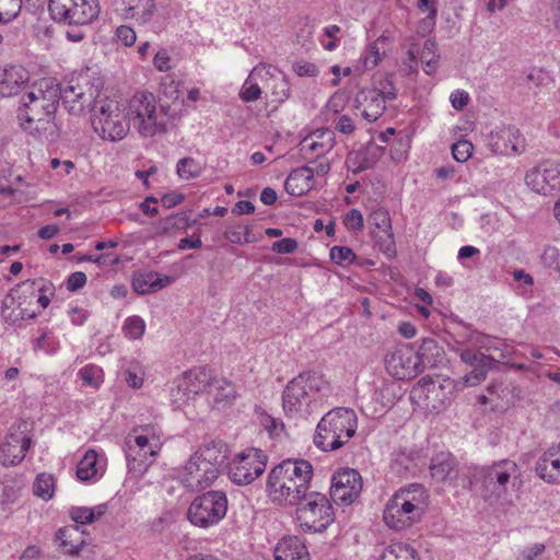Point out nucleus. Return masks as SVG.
Here are the masks:
<instances>
[{"label":"nucleus","mask_w":560,"mask_h":560,"mask_svg":"<svg viewBox=\"0 0 560 560\" xmlns=\"http://www.w3.org/2000/svg\"><path fill=\"white\" fill-rule=\"evenodd\" d=\"M61 88L50 80H42L23 94L18 118L21 127L39 140L54 141L58 137L55 114L59 106Z\"/></svg>","instance_id":"nucleus-1"},{"label":"nucleus","mask_w":560,"mask_h":560,"mask_svg":"<svg viewBox=\"0 0 560 560\" xmlns=\"http://www.w3.org/2000/svg\"><path fill=\"white\" fill-rule=\"evenodd\" d=\"M481 499L498 508L512 506L522 483L521 470L511 459H501L478 468L474 475Z\"/></svg>","instance_id":"nucleus-2"},{"label":"nucleus","mask_w":560,"mask_h":560,"mask_svg":"<svg viewBox=\"0 0 560 560\" xmlns=\"http://www.w3.org/2000/svg\"><path fill=\"white\" fill-rule=\"evenodd\" d=\"M313 478V466L308 460L288 458L269 472L266 491L272 502L288 505L302 503Z\"/></svg>","instance_id":"nucleus-3"},{"label":"nucleus","mask_w":560,"mask_h":560,"mask_svg":"<svg viewBox=\"0 0 560 560\" xmlns=\"http://www.w3.org/2000/svg\"><path fill=\"white\" fill-rule=\"evenodd\" d=\"M329 383L317 372H304L292 378L282 393V408L290 418L307 419L323 404Z\"/></svg>","instance_id":"nucleus-4"},{"label":"nucleus","mask_w":560,"mask_h":560,"mask_svg":"<svg viewBox=\"0 0 560 560\" xmlns=\"http://www.w3.org/2000/svg\"><path fill=\"white\" fill-rule=\"evenodd\" d=\"M127 117L141 137L152 138L167 131L170 124L178 118V113L168 104L158 106L153 93L137 92L128 102Z\"/></svg>","instance_id":"nucleus-5"},{"label":"nucleus","mask_w":560,"mask_h":560,"mask_svg":"<svg viewBox=\"0 0 560 560\" xmlns=\"http://www.w3.org/2000/svg\"><path fill=\"white\" fill-rule=\"evenodd\" d=\"M358 418L350 408H335L318 422L314 444L324 452L342 447L355 434Z\"/></svg>","instance_id":"nucleus-6"},{"label":"nucleus","mask_w":560,"mask_h":560,"mask_svg":"<svg viewBox=\"0 0 560 560\" xmlns=\"http://www.w3.org/2000/svg\"><path fill=\"white\" fill-rule=\"evenodd\" d=\"M425 508L423 488L413 483L408 488L399 489L387 502L383 518L386 525L400 530L411 526L421 518Z\"/></svg>","instance_id":"nucleus-7"},{"label":"nucleus","mask_w":560,"mask_h":560,"mask_svg":"<svg viewBox=\"0 0 560 560\" xmlns=\"http://www.w3.org/2000/svg\"><path fill=\"white\" fill-rule=\"evenodd\" d=\"M91 113L92 127L103 140L118 141L127 136L128 117L119 101L102 96L95 101Z\"/></svg>","instance_id":"nucleus-8"},{"label":"nucleus","mask_w":560,"mask_h":560,"mask_svg":"<svg viewBox=\"0 0 560 560\" xmlns=\"http://www.w3.org/2000/svg\"><path fill=\"white\" fill-rule=\"evenodd\" d=\"M296 514L305 532H324L335 520V513L328 498L317 491H308L298 504Z\"/></svg>","instance_id":"nucleus-9"},{"label":"nucleus","mask_w":560,"mask_h":560,"mask_svg":"<svg viewBox=\"0 0 560 560\" xmlns=\"http://www.w3.org/2000/svg\"><path fill=\"white\" fill-rule=\"evenodd\" d=\"M48 10L56 22L78 26L90 24L100 14L97 0H50Z\"/></svg>","instance_id":"nucleus-10"},{"label":"nucleus","mask_w":560,"mask_h":560,"mask_svg":"<svg viewBox=\"0 0 560 560\" xmlns=\"http://www.w3.org/2000/svg\"><path fill=\"white\" fill-rule=\"evenodd\" d=\"M228 499L222 491H208L190 503L188 520L199 527H209L219 523L226 514Z\"/></svg>","instance_id":"nucleus-11"},{"label":"nucleus","mask_w":560,"mask_h":560,"mask_svg":"<svg viewBox=\"0 0 560 560\" xmlns=\"http://www.w3.org/2000/svg\"><path fill=\"white\" fill-rule=\"evenodd\" d=\"M102 97L98 86L90 84L88 75L72 79L61 89L60 100L66 109L75 116L82 115L86 108L91 110L95 101Z\"/></svg>","instance_id":"nucleus-12"},{"label":"nucleus","mask_w":560,"mask_h":560,"mask_svg":"<svg viewBox=\"0 0 560 560\" xmlns=\"http://www.w3.org/2000/svg\"><path fill=\"white\" fill-rule=\"evenodd\" d=\"M454 385L450 380L443 382L422 377L411 390V397L429 411H440L451 401Z\"/></svg>","instance_id":"nucleus-13"},{"label":"nucleus","mask_w":560,"mask_h":560,"mask_svg":"<svg viewBox=\"0 0 560 560\" xmlns=\"http://www.w3.org/2000/svg\"><path fill=\"white\" fill-rule=\"evenodd\" d=\"M267 455L258 448H248L235 456L229 464V478L244 486L252 483L266 469Z\"/></svg>","instance_id":"nucleus-14"},{"label":"nucleus","mask_w":560,"mask_h":560,"mask_svg":"<svg viewBox=\"0 0 560 560\" xmlns=\"http://www.w3.org/2000/svg\"><path fill=\"white\" fill-rule=\"evenodd\" d=\"M212 373L205 366L185 372L176 382L172 396L178 407L194 399L198 394L208 393L212 382Z\"/></svg>","instance_id":"nucleus-15"},{"label":"nucleus","mask_w":560,"mask_h":560,"mask_svg":"<svg viewBox=\"0 0 560 560\" xmlns=\"http://www.w3.org/2000/svg\"><path fill=\"white\" fill-rule=\"evenodd\" d=\"M387 372L398 380H410L422 373L419 358L410 345L394 347L385 358Z\"/></svg>","instance_id":"nucleus-16"},{"label":"nucleus","mask_w":560,"mask_h":560,"mask_svg":"<svg viewBox=\"0 0 560 560\" xmlns=\"http://www.w3.org/2000/svg\"><path fill=\"white\" fill-rule=\"evenodd\" d=\"M526 185L535 192L549 195L560 188V161L544 160L525 175Z\"/></svg>","instance_id":"nucleus-17"},{"label":"nucleus","mask_w":560,"mask_h":560,"mask_svg":"<svg viewBox=\"0 0 560 560\" xmlns=\"http://www.w3.org/2000/svg\"><path fill=\"white\" fill-rule=\"evenodd\" d=\"M362 491V477L358 470L342 468L331 478L330 497L337 504L350 505Z\"/></svg>","instance_id":"nucleus-18"},{"label":"nucleus","mask_w":560,"mask_h":560,"mask_svg":"<svg viewBox=\"0 0 560 560\" xmlns=\"http://www.w3.org/2000/svg\"><path fill=\"white\" fill-rule=\"evenodd\" d=\"M336 144L335 131L330 128H318L308 133L299 145L301 158L307 163H316L325 158Z\"/></svg>","instance_id":"nucleus-19"},{"label":"nucleus","mask_w":560,"mask_h":560,"mask_svg":"<svg viewBox=\"0 0 560 560\" xmlns=\"http://www.w3.org/2000/svg\"><path fill=\"white\" fill-rule=\"evenodd\" d=\"M218 476V468H212L201 458L196 459L192 454L184 467L182 482L191 491H200L210 487Z\"/></svg>","instance_id":"nucleus-20"},{"label":"nucleus","mask_w":560,"mask_h":560,"mask_svg":"<svg viewBox=\"0 0 560 560\" xmlns=\"http://www.w3.org/2000/svg\"><path fill=\"white\" fill-rule=\"evenodd\" d=\"M491 150L497 154H521L525 150V139L513 126L491 132Z\"/></svg>","instance_id":"nucleus-21"},{"label":"nucleus","mask_w":560,"mask_h":560,"mask_svg":"<svg viewBox=\"0 0 560 560\" xmlns=\"http://www.w3.org/2000/svg\"><path fill=\"white\" fill-rule=\"evenodd\" d=\"M31 439L22 432L9 433L0 446V464L4 467L20 464L31 446Z\"/></svg>","instance_id":"nucleus-22"},{"label":"nucleus","mask_w":560,"mask_h":560,"mask_svg":"<svg viewBox=\"0 0 560 560\" xmlns=\"http://www.w3.org/2000/svg\"><path fill=\"white\" fill-rule=\"evenodd\" d=\"M369 222L374 226L373 235L377 240L381 249L386 254L395 253L392 221L387 210L380 208L371 212Z\"/></svg>","instance_id":"nucleus-23"},{"label":"nucleus","mask_w":560,"mask_h":560,"mask_svg":"<svg viewBox=\"0 0 560 560\" xmlns=\"http://www.w3.org/2000/svg\"><path fill=\"white\" fill-rule=\"evenodd\" d=\"M386 102L376 90L363 89L355 96V107L369 122L376 121L386 109Z\"/></svg>","instance_id":"nucleus-24"},{"label":"nucleus","mask_w":560,"mask_h":560,"mask_svg":"<svg viewBox=\"0 0 560 560\" xmlns=\"http://www.w3.org/2000/svg\"><path fill=\"white\" fill-rule=\"evenodd\" d=\"M535 471L549 483H560V443L550 446L537 460Z\"/></svg>","instance_id":"nucleus-25"},{"label":"nucleus","mask_w":560,"mask_h":560,"mask_svg":"<svg viewBox=\"0 0 560 560\" xmlns=\"http://www.w3.org/2000/svg\"><path fill=\"white\" fill-rule=\"evenodd\" d=\"M11 292L18 301V307H30L36 299L37 292H49L54 294V285L44 279L26 280L18 284Z\"/></svg>","instance_id":"nucleus-26"},{"label":"nucleus","mask_w":560,"mask_h":560,"mask_svg":"<svg viewBox=\"0 0 560 560\" xmlns=\"http://www.w3.org/2000/svg\"><path fill=\"white\" fill-rule=\"evenodd\" d=\"M270 70H277L268 65H258L256 66L243 83L240 91V98L245 103H252L260 98L261 96V88L258 84V80H264L268 74H270Z\"/></svg>","instance_id":"nucleus-27"},{"label":"nucleus","mask_w":560,"mask_h":560,"mask_svg":"<svg viewBox=\"0 0 560 560\" xmlns=\"http://www.w3.org/2000/svg\"><path fill=\"white\" fill-rule=\"evenodd\" d=\"M314 171L307 164L293 170L284 182V189L292 196H303L313 187Z\"/></svg>","instance_id":"nucleus-28"},{"label":"nucleus","mask_w":560,"mask_h":560,"mask_svg":"<svg viewBox=\"0 0 560 560\" xmlns=\"http://www.w3.org/2000/svg\"><path fill=\"white\" fill-rule=\"evenodd\" d=\"M28 81V73L23 67L12 66L0 73V94L11 97L18 94Z\"/></svg>","instance_id":"nucleus-29"},{"label":"nucleus","mask_w":560,"mask_h":560,"mask_svg":"<svg viewBox=\"0 0 560 560\" xmlns=\"http://www.w3.org/2000/svg\"><path fill=\"white\" fill-rule=\"evenodd\" d=\"M173 281L174 278L171 276L148 271L136 275L132 287L139 294H150L170 285Z\"/></svg>","instance_id":"nucleus-30"},{"label":"nucleus","mask_w":560,"mask_h":560,"mask_svg":"<svg viewBox=\"0 0 560 560\" xmlns=\"http://www.w3.org/2000/svg\"><path fill=\"white\" fill-rule=\"evenodd\" d=\"M275 560H310V555L299 537H284L275 548Z\"/></svg>","instance_id":"nucleus-31"},{"label":"nucleus","mask_w":560,"mask_h":560,"mask_svg":"<svg viewBox=\"0 0 560 560\" xmlns=\"http://www.w3.org/2000/svg\"><path fill=\"white\" fill-rule=\"evenodd\" d=\"M416 353L422 372L439 366L445 357L444 349L432 338H424Z\"/></svg>","instance_id":"nucleus-32"},{"label":"nucleus","mask_w":560,"mask_h":560,"mask_svg":"<svg viewBox=\"0 0 560 560\" xmlns=\"http://www.w3.org/2000/svg\"><path fill=\"white\" fill-rule=\"evenodd\" d=\"M125 448L135 450H153L160 452L161 446L159 439L153 433V428L150 425L137 427L125 439Z\"/></svg>","instance_id":"nucleus-33"},{"label":"nucleus","mask_w":560,"mask_h":560,"mask_svg":"<svg viewBox=\"0 0 560 560\" xmlns=\"http://www.w3.org/2000/svg\"><path fill=\"white\" fill-rule=\"evenodd\" d=\"M128 471L135 476H142L155 460L158 451L125 448Z\"/></svg>","instance_id":"nucleus-34"},{"label":"nucleus","mask_w":560,"mask_h":560,"mask_svg":"<svg viewBox=\"0 0 560 560\" xmlns=\"http://www.w3.org/2000/svg\"><path fill=\"white\" fill-rule=\"evenodd\" d=\"M122 5L125 18L140 24L150 22L156 10L154 0H128Z\"/></svg>","instance_id":"nucleus-35"},{"label":"nucleus","mask_w":560,"mask_h":560,"mask_svg":"<svg viewBox=\"0 0 560 560\" xmlns=\"http://www.w3.org/2000/svg\"><path fill=\"white\" fill-rule=\"evenodd\" d=\"M431 476L438 481L454 480L457 476L455 458L450 453H441L432 458Z\"/></svg>","instance_id":"nucleus-36"},{"label":"nucleus","mask_w":560,"mask_h":560,"mask_svg":"<svg viewBox=\"0 0 560 560\" xmlns=\"http://www.w3.org/2000/svg\"><path fill=\"white\" fill-rule=\"evenodd\" d=\"M228 447L222 441L210 442L201 446L198 451H196L195 458L203 459L207 464L212 466V468H218L220 471V467L225 463L228 458Z\"/></svg>","instance_id":"nucleus-37"},{"label":"nucleus","mask_w":560,"mask_h":560,"mask_svg":"<svg viewBox=\"0 0 560 560\" xmlns=\"http://www.w3.org/2000/svg\"><path fill=\"white\" fill-rule=\"evenodd\" d=\"M56 540L60 541L59 547L70 556L78 555L84 545L81 533L77 525L60 528L56 534Z\"/></svg>","instance_id":"nucleus-38"},{"label":"nucleus","mask_w":560,"mask_h":560,"mask_svg":"<svg viewBox=\"0 0 560 560\" xmlns=\"http://www.w3.org/2000/svg\"><path fill=\"white\" fill-rule=\"evenodd\" d=\"M207 394L212 397V401L210 402L218 408L225 406L235 398L234 386L225 380H217L214 377L212 378L211 386Z\"/></svg>","instance_id":"nucleus-39"},{"label":"nucleus","mask_w":560,"mask_h":560,"mask_svg":"<svg viewBox=\"0 0 560 560\" xmlns=\"http://www.w3.org/2000/svg\"><path fill=\"white\" fill-rule=\"evenodd\" d=\"M16 302L18 301L11 291L2 301L1 313L7 320H11L12 323H14L19 319L35 318L38 315V312L30 307H18V313H15L14 310L9 312V310L12 308L16 304Z\"/></svg>","instance_id":"nucleus-40"},{"label":"nucleus","mask_w":560,"mask_h":560,"mask_svg":"<svg viewBox=\"0 0 560 560\" xmlns=\"http://www.w3.org/2000/svg\"><path fill=\"white\" fill-rule=\"evenodd\" d=\"M378 560H420V558L413 547L397 542L385 547Z\"/></svg>","instance_id":"nucleus-41"},{"label":"nucleus","mask_w":560,"mask_h":560,"mask_svg":"<svg viewBox=\"0 0 560 560\" xmlns=\"http://www.w3.org/2000/svg\"><path fill=\"white\" fill-rule=\"evenodd\" d=\"M100 469L97 453L94 450H89L78 464L77 476L80 480L88 481L94 478Z\"/></svg>","instance_id":"nucleus-42"},{"label":"nucleus","mask_w":560,"mask_h":560,"mask_svg":"<svg viewBox=\"0 0 560 560\" xmlns=\"http://www.w3.org/2000/svg\"><path fill=\"white\" fill-rule=\"evenodd\" d=\"M453 350L459 355L462 362L472 368L480 364H497V361L493 358L480 352V349L475 350L464 347H453Z\"/></svg>","instance_id":"nucleus-43"},{"label":"nucleus","mask_w":560,"mask_h":560,"mask_svg":"<svg viewBox=\"0 0 560 560\" xmlns=\"http://www.w3.org/2000/svg\"><path fill=\"white\" fill-rule=\"evenodd\" d=\"M264 80H266V86L271 89L275 102L282 103L289 97L290 86L283 75H275L270 72Z\"/></svg>","instance_id":"nucleus-44"},{"label":"nucleus","mask_w":560,"mask_h":560,"mask_svg":"<svg viewBox=\"0 0 560 560\" xmlns=\"http://www.w3.org/2000/svg\"><path fill=\"white\" fill-rule=\"evenodd\" d=\"M190 225V218L187 212H178L159 222L161 233H170L175 230H185Z\"/></svg>","instance_id":"nucleus-45"},{"label":"nucleus","mask_w":560,"mask_h":560,"mask_svg":"<svg viewBox=\"0 0 560 560\" xmlns=\"http://www.w3.org/2000/svg\"><path fill=\"white\" fill-rule=\"evenodd\" d=\"M55 480L50 474H39L34 482L33 492L36 497L50 500L54 495Z\"/></svg>","instance_id":"nucleus-46"},{"label":"nucleus","mask_w":560,"mask_h":560,"mask_svg":"<svg viewBox=\"0 0 560 560\" xmlns=\"http://www.w3.org/2000/svg\"><path fill=\"white\" fill-rule=\"evenodd\" d=\"M79 375L83 385L93 388H98L104 381V373L102 368L95 364H88L80 369Z\"/></svg>","instance_id":"nucleus-47"},{"label":"nucleus","mask_w":560,"mask_h":560,"mask_svg":"<svg viewBox=\"0 0 560 560\" xmlns=\"http://www.w3.org/2000/svg\"><path fill=\"white\" fill-rule=\"evenodd\" d=\"M177 174L180 178L189 180L200 176L201 165L192 158H183L177 163Z\"/></svg>","instance_id":"nucleus-48"},{"label":"nucleus","mask_w":560,"mask_h":560,"mask_svg":"<svg viewBox=\"0 0 560 560\" xmlns=\"http://www.w3.org/2000/svg\"><path fill=\"white\" fill-rule=\"evenodd\" d=\"M122 330L128 339L138 340L145 331V323L140 316H129L124 322Z\"/></svg>","instance_id":"nucleus-49"},{"label":"nucleus","mask_w":560,"mask_h":560,"mask_svg":"<svg viewBox=\"0 0 560 560\" xmlns=\"http://www.w3.org/2000/svg\"><path fill=\"white\" fill-rule=\"evenodd\" d=\"M419 58L422 65L424 66L423 70L425 71V73L431 74L435 69V65L439 59L435 43L430 39H427Z\"/></svg>","instance_id":"nucleus-50"},{"label":"nucleus","mask_w":560,"mask_h":560,"mask_svg":"<svg viewBox=\"0 0 560 560\" xmlns=\"http://www.w3.org/2000/svg\"><path fill=\"white\" fill-rule=\"evenodd\" d=\"M486 337L478 331H469L458 335L453 347H464L470 349L489 348L486 343Z\"/></svg>","instance_id":"nucleus-51"},{"label":"nucleus","mask_w":560,"mask_h":560,"mask_svg":"<svg viewBox=\"0 0 560 560\" xmlns=\"http://www.w3.org/2000/svg\"><path fill=\"white\" fill-rule=\"evenodd\" d=\"M495 364H480L472 368L471 372L464 375L460 382L464 387L477 386L487 377L488 371L494 369Z\"/></svg>","instance_id":"nucleus-52"},{"label":"nucleus","mask_w":560,"mask_h":560,"mask_svg":"<svg viewBox=\"0 0 560 560\" xmlns=\"http://www.w3.org/2000/svg\"><path fill=\"white\" fill-rule=\"evenodd\" d=\"M22 9V0H0V24L12 22Z\"/></svg>","instance_id":"nucleus-53"},{"label":"nucleus","mask_w":560,"mask_h":560,"mask_svg":"<svg viewBox=\"0 0 560 560\" xmlns=\"http://www.w3.org/2000/svg\"><path fill=\"white\" fill-rule=\"evenodd\" d=\"M179 86L180 82L173 74H166L161 79L160 93L171 101H176L180 94Z\"/></svg>","instance_id":"nucleus-54"},{"label":"nucleus","mask_w":560,"mask_h":560,"mask_svg":"<svg viewBox=\"0 0 560 560\" xmlns=\"http://www.w3.org/2000/svg\"><path fill=\"white\" fill-rule=\"evenodd\" d=\"M330 259L341 266L350 265L357 258L354 252L346 246H334L330 248Z\"/></svg>","instance_id":"nucleus-55"},{"label":"nucleus","mask_w":560,"mask_h":560,"mask_svg":"<svg viewBox=\"0 0 560 560\" xmlns=\"http://www.w3.org/2000/svg\"><path fill=\"white\" fill-rule=\"evenodd\" d=\"M474 145L467 140H459L452 145L453 158L457 162H466L472 154Z\"/></svg>","instance_id":"nucleus-56"},{"label":"nucleus","mask_w":560,"mask_h":560,"mask_svg":"<svg viewBox=\"0 0 560 560\" xmlns=\"http://www.w3.org/2000/svg\"><path fill=\"white\" fill-rule=\"evenodd\" d=\"M418 7L422 11H429L428 15L422 20V25L425 28H431L438 14L435 0H418Z\"/></svg>","instance_id":"nucleus-57"},{"label":"nucleus","mask_w":560,"mask_h":560,"mask_svg":"<svg viewBox=\"0 0 560 560\" xmlns=\"http://www.w3.org/2000/svg\"><path fill=\"white\" fill-rule=\"evenodd\" d=\"M70 516L77 524H90L95 521V511L90 508H72Z\"/></svg>","instance_id":"nucleus-58"},{"label":"nucleus","mask_w":560,"mask_h":560,"mask_svg":"<svg viewBox=\"0 0 560 560\" xmlns=\"http://www.w3.org/2000/svg\"><path fill=\"white\" fill-rule=\"evenodd\" d=\"M293 71L299 77H310V78L317 77L319 73V70L315 63L305 61V60H300V61L294 62Z\"/></svg>","instance_id":"nucleus-59"},{"label":"nucleus","mask_w":560,"mask_h":560,"mask_svg":"<svg viewBox=\"0 0 560 560\" xmlns=\"http://www.w3.org/2000/svg\"><path fill=\"white\" fill-rule=\"evenodd\" d=\"M541 261L548 268L560 269L558 248L553 246H547L541 255Z\"/></svg>","instance_id":"nucleus-60"},{"label":"nucleus","mask_w":560,"mask_h":560,"mask_svg":"<svg viewBox=\"0 0 560 560\" xmlns=\"http://www.w3.org/2000/svg\"><path fill=\"white\" fill-rule=\"evenodd\" d=\"M298 248V242L294 238L287 237L272 244L271 249L278 254H292Z\"/></svg>","instance_id":"nucleus-61"},{"label":"nucleus","mask_w":560,"mask_h":560,"mask_svg":"<svg viewBox=\"0 0 560 560\" xmlns=\"http://www.w3.org/2000/svg\"><path fill=\"white\" fill-rule=\"evenodd\" d=\"M372 90H376L380 94H382V97L385 102L393 101L397 97V89L389 79L380 81L378 86L373 88Z\"/></svg>","instance_id":"nucleus-62"},{"label":"nucleus","mask_w":560,"mask_h":560,"mask_svg":"<svg viewBox=\"0 0 560 560\" xmlns=\"http://www.w3.org/2000/svg\"><path fill=\"white\" fill-rule=\"evenodd\" d=\"M260 423L270 434L275 435L279 434L284 428V424L280 419L273 418L267 413L260 417Z\"/></svg>","instance_id":"nucleus-63"},{"label":"nucleus","mask_w":560,"mask_h":560,"mask_svg":"<svg viewBox=\"0 0 560 560\" xmlns=\"http://www.w3.org/2000/svg\"><path fill=\"white\" fill-rule=\"evenodd\" d=\"M116 36L125 46L130 47L136 43L137 35L132 27L120 25L116 30Z\"/></svg>","instance_id":"nucleus-64"}]
</instances>
